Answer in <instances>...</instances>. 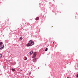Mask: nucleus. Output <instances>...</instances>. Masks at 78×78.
<instances>
[{
  "mask_svg": "<svg viewBox=\"0 0 78 78\" xmlns=\"http://www.w3.org/2000/svg\"><path fill=\"white\" fill-rule=\"evenodd\" d=\"M34 41H32V40H30L28 44H27V47H29L30 46H31L33 45H34Z\"/></svg>",
  "mask_w": 78,
  "mask_h": 78,
  "instance_id": "f257e3e1",
  "label": "nucleus"
},
{
  "mask_svg": "<svg viewBox=\"0 0 78 78\" xmlns=\"http://www.w3.org/2000/svg\"><path fill=\"white\" fill-rule=\"evenodd\" d=\"M37 52H34L33 54V56L32 57V58H36V56Z\"/></svg>",
  "mask_w": 78,
  "mask_h": 78,
  "instance_id": "f03ea898",
  "label": "nucleus"
},
{
  "mask_svg": "<svg viewBox=\"0 0 78 78\" xmlns=\"http://www.w3.org/2000/svg\"><path fill=\"white\" fill-rule=\"evenodd\" d=\"M4 47V45H0V50H2L3 48Z\"/></svg>",
  "mask_w": 78,
  "mask_h": 78,
  "instance_id": "7ed1b4c3",
  "label": "nucleus"
},
{
  "mask_svg": "<svg viewBox=\"0 0 78 78\" xmlns=\"http://www.w3.org/2000/svg\"><path fill=\"white\" fill-rule=\"evenodd\" d=\"M36 59H37L36 58H34V59H33V62H36Z\"/></svg>",
  "mask_w": 78,
  "mask_h": 78,
  "instance_id": "20e7f679",
  "label": "nucleus"
},
{
  "mask_svg": "<svg viewBox=\"0 0 78 78\" xmlns=\"http://www.w3.org/2000/svg\"><path fill=\"white\" fill-rule=\"evenodd\" d=\"M39 18L38 17L36 18V20H39Z\"/></svg>",
  "mask_w": 78,
  "mask_h": 78,
  "instance_id": "39448f33",
  "label": "nucleus"
},
{
  "mask_svg": "<svg viewBox=\"0 0 78 78\" xmlns=\"http://www.w3.org/2000/svg\"><path fill=\"white\" fill-rule=\"evenodd\" d=\"M33 53V51H31L30 53V55H32Z\"/></svg>",
  "mask_w": 78,
  "mask_h": 78,
  "instance_id": "423d86ee",
  "label": "nucleus"
},
{
  "mask_svg": "<svg viewBox=\"0 0 78 78\" xmlns=\"http://www.w3.org/2000/svg\"><path fill=\"white\" fill-rule=\"evenodd\" d=\"M12 70L13 72H14L15 71V69H12Z\"/></svg>",
  "mask_w": 78,
  "mask_h": 78,
  "instance_id": "0eeeda50",
  "label": "nucleus"
},
{
  "mask_svg": "<svg viewBox=\"0 0 78 78\" xmlns=\"http://www.w3.org/2000/svg\"><path fill=\"white\" fill-rule=\"evenodd\" d=\"M48 50V48H46V49L45 50V51H47Z\"/></svg>",
  "mask_w": 78,
  "mask_h": 78,
  "instance_id": "6e6552de",
  "label": "nucleus"
},
{
  "mask_svg": "<svg viewBox=\"0 0 78 78\" xmlns=\"http://www.w3.org/2000/svg\"><path fill=\"white\" fill-rule=\"evenodd\" d=\"M24 58H25L24 60H27V58L26 57H25Z\"/></svg>",
  "mask_w": 78,
  "mask_h": 78,
  "instance_id": "1a4fd4ad",
  "label": "nucleus"
},
{
  "mask_svg": "<svg viewBox=\"0 0 78 78\" xmlns=\"http://www.w3.org/2000/svg\"><path fill=\"white\" fill-rule=\"evenodd\" d=\"M1 44H3V42H0V45H1Z\"/></svg>",
  "mask_w": 78,
  "mask_h": 78,
  "instance_id": "9d476101",
  "label": "nucleus"
},
{
  "mask_svg": "<svg viewBox=\"0 0 78 78\" xmlns=\"http://www.w3.org/2000/svg\"><path fill=\"white\" fill-rule=\"evenodd\" d=\"M2 55L1 54H0V58H2Z\"/></svg>",
  "mask_w": 78,
  "mask_h": 78,
  "instance_id": "9b49d317",
  "label": "nucleus"
},
{
  "mask_svg": "<svg viewBox=\"0 0 78 78\" xmlns=\"http://www.w3.org/2000/svg\"><path fill=\"white\" fill-rule=\"evenodd\" d=\"M20 39H23V38H22V37H20Z\"/></svg>",
  "mask_w": 78,
  "mask_h": 78,
  "instance_id": "f8f14e48",
  "label": "nucleus"
},
{
  "mask_svg": "<svg viewBox=\"0 0 78 78\" xmlns=\"http://www.w3.org/2000/svg\"><path fill=\"white\" fill-rule=\"evenodd\" d=\"M76 77H77V78H78V74H77V75L76 76Z\"/></svg>",
  "mask_w": 78,
  "mask_h": 78,
  "instance_id": "ddd939ff",
  "label": "nucleus"
},
{
  "mask_svg": "<svg viewBox=\"0 0 78 78\" xmlns=\"http://www.w3.org/2000/svg\"><path fill=\"white\" fill-rule=\"evenodd\" d=\"M31 72H30L29 74V75H31Z\"/></svg>",
  "mask_w": 78,
  "mask_h": 78,
  "instance_id": "4468645a",
  "label": "nucleus"
},
{
  "mask_svg": "<svg viewBox=\"0 0 78 78\" xmlns=\"http://www.w3.org/2000/svg\"><path fill=\"white\" fill-rule=\"evenodd\" d=\"M69 78V76L67 77V78Z\"/></svg>",
  "mask_w": 78,
  "mask_h": 78,
  "instance_id": "2eb2a0df",
  "label": "nucleus"
},
{
  "mask_svg": "<svg viewBox=\"0 0 78 78\" xmlns=\"http://www.w3.org/2000/svg\"><path fill=\"white\" fill-rule=\"evenodd\" d=\"M55 42H53V44H54Z\"/></svg>",
  "mask_w": 78,
  "mask_h": 78,
  "instance_id": "dca6fc26",
  "label": "nucleus"
}]
</instances>
